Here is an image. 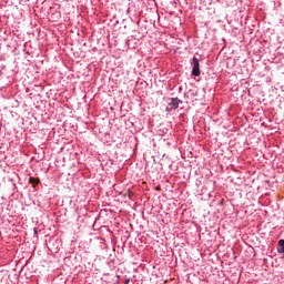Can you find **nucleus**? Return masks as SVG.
<instances>
[{
	"label": "nucleus",
	"mask_w": 284,
	"mask_h": 284,
	"mask_svg": "<svg viewBox=\"0 0 284 284\" xmlns=\"http://www.w3.org/2000/svg\"><path fill=\"white\" fill-rule=\"evenodd\" d=\"M201 64L196 58H193V69H192V74L193 77H200L201 74Z\"/></svg>",
	"instance_id": "1"
},
{
	"label": "nucleus",
	"mask_w": 284,
	"mask_h": 284,
	"mask_svg": "<svg viewBox=\"0 0 284 284\" xmlns=\"http://www.w3.org/2000/svg\"><path fill=\"white\" fill-rule=\"evenodd\" d=\"M179 103H181V100H179V98H175V99H171V102L169 103V105H171L172 108H174V110H176V108H179Z\"/></svg>",
	"instance_id": "2"
},
{
	"label": "nucleus",
	"mask_w": 284,
	"mask_h": 284,
	"mask_svg": "<svg viewBox=\"0 0 284 284\" xmlns=\"http://www.w3.org/2000/svg\"><path fill=\"white\" fill-rule=\"evenodd\" d=\"M277 252H278L280 254H284V240H280V241H278Z\"/></svg>",
	"instance_id": "3"
},
{
	"label": "nucleus",
	"mask_w": 284,
	"mask_h": 284,
	"mask_svg": "<svg viewBox=\"0 0 284 284\" xmlns=\"http://www.w3.org/2000/svg\"><path fill=\"white\" fill-rule=\"evenodd\" d=\"M29 183H39V180L34 179V178H30L29 179Z\"/></svg>",
	"instance_id": "4"
}]
</instances>
